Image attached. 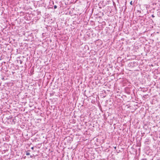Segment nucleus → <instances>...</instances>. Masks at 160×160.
<instances>
[{"label":"nucleus","mask_w":160,"mask_h":160,"mask_svg":"<svg viewBox=\"0 0 160 160\" xmlns=\"http://www.w3.org/2000/svg\"><path fill=\"white\" fill-rule=\"evenodd\" d=\"M54 9H56L57 8V6L56 5H55L54 6Z\"/></svg>","instance_id":"2"},{"label":"nucleus","mask_w":160,"mask_h":160,"mask_svg":"<svg viewBox=\"0 0 160 160\" xmlns=\"http://www.w3.org/2000/svg\"><path fill=\"white\" fill-rule=\"evenodd\" d=\"M152 16L153 17H154V16H153V15H152Z\"/></svg>","instance_id":"6"},{"label":"nucleus","mask_w":160,"mask_h":160,"mask_svg":"<svg viewBox=\"0 0 160 160\" xmlns=\"http://www.w3.org/2000/svg\"><path fill=\"white\" fill-rule=\"evenodd\" d=\"M30 155V153L29 152H27L26 153V155L27 156H28Z\"/></svg>","instance_id":"1"},{"label":"nucleus","mask_w":160,"mask_h":160,"mask_svg":"<svg viewBox=\"0 0 160 160\" xmlns=\"http://www.w3.org/2000/svg\"><path fill=\"white\" fill-rule=\"evenodd\" d=\"M114 148L116 149V147H114Z\"/></svg>","instance_id":"5"},{"label":"nucleus","mask_w":160,"mask_h":160,"mask_svg":"<svg viewBox=\"0 0 160 160\" xmlns=\"http://www.w3.org/2000/svg\"><path fill=\"white\" fill-rule=\"evenodd\" d=\"M31 149H32L33 150L34 149V148L33 147H32L31 148Z\"/></svg>","instance_id":"4"},{"label":"nucleus","mask_w":160,"mask_h":160,"mask_svg":"<svg viewBox=\"0 0 160 160\" xmlns=\"http://www.w3.org/2000/svg\"><path fill=\"white\" fill-rule=\"evenodd\" d=\"M130 4L131 5H132V1H131L130 2Z\"/></svg>","instance_id":"3"}]
</instances>
